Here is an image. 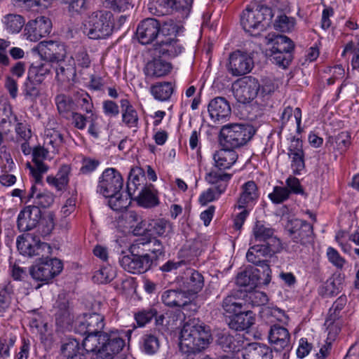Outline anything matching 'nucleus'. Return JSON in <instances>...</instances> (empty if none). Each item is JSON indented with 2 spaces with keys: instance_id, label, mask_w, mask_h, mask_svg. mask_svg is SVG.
Instances as JSON below:
<instances>
[{
  "instance_id": "f257e3e1",
  "label": "nucleus",
  "mask_w": 359,
  "mask_h": 359,
  "mask_svg": "<svg viewBox=\"0 0 359 359\" xmlns=\"http://www.w3.org/2000/svg\"><path fill=\"white\" fill-rule=\"evenodd\" d=\"M16 244L21 255L29 257H39V263L29 269L31 276L36 281L48 283L62 271V262L57 258L48 259L52 252L51 247L41 242L37 236L31 233L19 236Z\"/></svg>"
},
{
  "instance_id": "f03ea898",
  "label": "nucleus",
  "mask_w": 359,
  "mask_h": 359,
  "mask_svg": "<svg viewBox=\"0 0 359 359\" xmlns=\"http://www.w3.org/2000/svg\"><path fill=\"white\" fill-rule=\"evenodd\" d=\"M132 332V330H111L98 335L86 337L82 342L83 349L93 353L91 359H113L126 345L123 337H127L130 340Z\"/></svg>"
},
{
  "instance_id": "7ed1b4c3",
  "label": "nucleus",
  "mask_w": 359,
  "mask_h": 359,
  "mask_svg": "<svg viewBox=\"0 0 359 359\" xmlns=\"http://www.w3.org/2000/svg\"><path fill=\"white\" fill-rule=\"evenodd\" d=\"M212 340L208 326L187 323L181 331L180 348L183 353H198L208 348Z\"/></svg>"
},
{
  "instance_id": "20e7f679",
  "label": "nucleus",
  "mask_w": 359,
  "mask_h": 359,
  "mask_svg": "<svg viewBox=\"0 0 359 359\" xmlns=\"http://www.w3.org/2000/svg\"><path fill=\"white\" fill-rule=\"evenodd\" d=\"M176 27L172 20L163 22L161 35L154 46L156 55L174 57L182 52L183 46L176 37Z\"/></svg>"
},
{
  "instance_id": "39448f33",
  "label": "nucleus",
  "mask_w": 359,
  "mask_h": 359,
  "mask_svg": "<svg viewBox=\"0 0 359 359\" xmlns=\"http://www.w3.org/2000/svg\"><path fill=\"white\" fill-rule=\"evenodd\" d=\"M255 133L252 125L234 123L222 126L220 142L224 147L238 148L249 142Z\"/></svg>"
},
{
  "instance_id": "423d86ee",
  "label": "nucleus",
  "mask_w": 359,
  "mask_h": 359,
  "mask_svg": "<svg viewBox=\"0 0 359 359\" xmlns=\"http://www.w3.org/2000/svg\"><path fill=\"white\" fill-rule=\"evenodd\" d=\"M113 15L107 11L91 13L84 22V32L91 39H105L113 30Z\"/></svg>"
},
{
  "instance_id": "0eeeda50",
  "label": "nucleus",
  "mask_w": 359,
  "mask_h": 359,
  "mask_svg": "<svg viewBox=\"0 0 359 359\" xmlns=\"http://www.w3.org/2000/svg\"><path fill=\"white\" fill-rule=\"evenodd\" d=\"M272 16V11L270 8L253 4L243 11L241 15V24L245 32L252 35L255 30H264L266 21H269Z\"/></svg>"
},
{
  "instance_id": "6e6552de",
  "label": "nucleus",
  "mask_w": 359,
  "mask_h": 359,
  "mask_svg": "<svg viewBox=\"0 0 359 359\" xmlns=\"http://www.w3.org/2000/svg\"><path fill=\"white\" fill-rule=\"evenodd\" d=\"M281 247L269 245L266 244H255L251 246L247 253L246 259L248 262L260 266L262 269L264 283L268 285L271 280V270L269 266V260L278 252Z\"/></svg>"
},
{
  "instance_id": "1a4fd4ad",
  "label": "nucleus",
  "mask_w": 359,
  "mask_h": 359,
  "mask_svg": "<svg viewBox=\"0 0 359 359\" xmlns=\"http://www.w3.org/2000/svg\"><path fill=\"white\" fill-rule=\"evenodd\" d=\"M104 317L98 313H83L74 321V331L81 335L90 337L104 332Z\"/></svg>"
},
{
  "instance_id": "9d476101",
  "label": "nucleus",
  "mask_w": 359,
  "mask_h": 359,
  "mask_svg": "<svg viewBox=\"0 0 359 359\" xmlns=\"http://www.w3.org/2000/svg\"><path fill=\"white\" fill-rule=\"evenodd\" d=\"M260 84L258 80L252 76H245L238 79L233 84V92L238 102L249 103L258 95Z\"/></svg>"
},
{
  "instance_id": "9b49d317",
  "label": "nucleus",
  "mask_w": 359,
  "mask_h": 359,
  "mask_svg": "<svg viewBox=\"0 0 359 359\" xmlns=\"http://www.w3.org/2000/svg\"><path fill=\"white\" fill-rule=\"evenodd\" d=\"M123 179L114 168H107L99 178L97 191L104 196H109L121 191Z\"/></svg>"
},
{
  "instance_id": "f8f14e48",
  "label": "nucleus",
  "mask_w": 359,
  "mask_h": 359,
  "mask_svg": "<svg viewBox=\"0 0 359 359\" xmlns=\"http://www.w3.org/2000/svg\"><path fill=\"white\" fill-rule=\"evenodd\" d=\"M134 245L130 246V255L123 256L119 263L123 269L133 274H141L149 271L151 267V259L148 256L133 252Z\"/></svg>"
},
{
  "instance_id": "ddd939ff",
  "label": "nucleus",
  "mask_w": 359,
  "mask_h": 359,
  "mask_svg": "<svg viewBox=\"0 0 359 359\" xmlns=\"http://www.w3.org/2000/svg\"><path fill=\"white\" fill-rule=\"evenodd\" d=\"M133 252L141 253L144 256H148L151 259V265L165 255V248L162 242L155 237L140 238L136 239L133 243Z\"/></svg>"
},
{
  "instance_id": "4468645a",
  "label": "nucleus",
  "mask_w": 359,
  "mask_h": 359,
  "mask_svg": "<svg viewBox=\"0 0 359 359\" xmlns=\"http://www.w3.org/2000/svg\"><path fill=\"white\" fill-rule=\"evenodd\" d=\"M163 23L155 18H148L142 20L137 28L136 36L142 44L157 42L161 35Z\"/></svg>"
},
{
  "instance_id": "2eb2a0df",
  "label": "nucleus",
  "mask_w": 359,
  "mask_h": 359,
  "mask_svg": "<svg viewBox=\"0 0 359 359\" xmlns=\"http://www.w3.org/2000/svg\"><path fill=\"white\" fill-rule=\"evenodd\" d=\"M38 50L41 59L53 65L67 57L65 46L57 41H41L38 44Z\"/></svg>"
},
{
  "instance_id": "dca6fc26",
  "label": "nucleus",
  "mask_w": 359,
  "mask_h": 359,
  "mask_svg": "<svg viewBox=\"0 0 359 359\" xmlns=\"http://www.w3.org/2000/svg\"><path fill=\"white\" fill-rule=\"evenodd\" d=\"M287 231L292 240L302 245L311 243L313 241V226L306 221L294 219L287 225Z\"/></svg>"
},
{
  "instance_id": "f3484780",
  "label": "nucleus",
  "mask_w": 359,
  "mask_h": 359,
  "mask_svg": "<svg viewBox=\"0 0 359 359\" xmlns=\"http://www.w3.org/2000/svg\"><path fill=\"white\" fill-rule=\"evenodd\" d=\"M177 284L186 294H196L204 286L203 275L194 269H187L182 276L177 278Z\"/></svg>"
},
{
  "instance_id": "a211bd4d",
  "label": "nucleus",
  "mask_w": 359,
  "mask_h": 359,
  "mask_svg": "<svg viewBox=\"0 0 359 359\" xmlns=\"http://www.w3.org/2000/svg\"><path fill=\"white\" fill-rule=\"evenodd\" d=\"M253 66L252 58L247 53L236 50L230 55L227 69L231 75L239 76L249 73Z\"/></svg>"
},
{
  "instance_id": "6ab92c4d",
  "label": "nucleus",
  "mask_w": 359,
  "mask_h": 359,
  "mask_svg": "<svg viewBox=\"0 0 359 359\" xmlns=\"http://www.w3.org/2000/svg\"><path fill=\"white\" fill-rule=\"evenodd\" d=\"M269 341L277 352H288L292 348L291 337L287 329L279 325L271 327Z\"/></svg>"
},
{
  "instance_id": "aec40b11",
  "label": "nucleus",
  "mask_w": 359,
  "mask_h": 359,
  "mask_svg": "<svg viewBox=\"0 0 359 359\" xmlns=\"http://www.w3.org/2000/svg\"><path fill=\"white\" fill-rule=\"evenodd\" d=\"M51 28L50 20L45 16H39L35 20L28 22L25 25V32L27 39L37 41L41 38L49 34Z\"/></svg>"
},
{
  "instance_id": "412c9836",
  "label": "nucleus",
  "mask_w": 359,
  "mask_h": 359,
  "mask_svg": "<svg viewBox=\"0 0 359 359\" xmlns=\"http://www.w3.org/2000/svg\"><path fill=\"white\" fill-rule=\"evenodd\" d=\"M41 219V211L35 206L28 205L19 213L17 226L20 231H28L34 229Z\"/></svg>"
},
{
  "instance_id": "4be33fe9",
  "label": "nucleus",
  "mask_w": 359,
  "mask_h": 359,
  "mask_svg": "<svg viewBox=\"0 0 359 359\" xmlns=\"http://www.w3.org/2000/svg\"><path fill=\"white\" fill-rule=\"evenodd\" d=\"M48 154V149L41 146L36 147L32 151L34 165L32 166L29 163L27 164L36 183L42 182L43 175L48 170V165L43 163V161L47 158Z\"/></svg>"
},
{
  "instance_id": "5701e85b",
  "label": "nucleus",
  "mask_w": 359,
  "mask_h": 359,
  "mask_svg": "<svg viewBox=\"0 0 359 359\" xmlns=\"http://www.w3.org/2000/svg\"><path fill=\"white\" fill-rule=\"evenodd\" d=\"M216 344L226 353H233L239 352L244 348L245 337L236 334L233 336L226 332L217 334Z\"/></svg>"
},
{
  "instance_id": "b1692460",
  "label": "nucleus",
  "mask_w": 359,
  "mask_h": 359,
  "mask_svg": "<svg viewBox=\"0 0 359 359\" xmlns=\"http://www.w3.org/2000/svg\"><path fill=\"white\" fill-rule=\"evenodd\" d=\"M40 184L41 183H36L34 181V184L32 186L25 203H27L30 202L31 200H33V205H32V206H35L39 209L41 208H48L54 203L55 196L48 191L44 190L41 191L39 190L37 186Z\"/></svg>"
},
{
  "instance_id": "393cba45",
  "label": "nucleus",
  "mask_w": 359,
  "mask_h": 359,
  "mask_svg": "<svg viewBox=\"0 0 359 359\" xmlns=\"http://www.w3.org/2000/svg\"><path fill=\"white\" fill-rule=\"evenodd\" d=\"M252 232L255 243L281 247L280 241L274 235V229L262 222H256Z\"/></svg>"
},
{
  "instance_id": "a878e982",
  "label": "nucleus",
  "mask_w": 359,
  "mask_h": 359,
  "mask_svg": "<svg viewBox=\"0 0 359 359\" xmlns=\"http://www.w3.org/2000/svg\"><path fill=\"white\" fill-rule=\"evenodd\" d=\"M243 359H273L272 348L268 345L251 342L244 344L242 350Z\"/></svg>"
},
{
  "instance_id": "bb28decb",
  "label": "nucleus",
  "mask_w": 359,
  "mask_h": 359,
  "mask_svg": "<svg viewBox=\"0 0 359 359\" xmlns=\"http://www.w3.org/2000/svg\"><path fill=\"white\" fill-rule=\"evenodd\" d=\"M259 191L254 181H248L241 187V193L238 199L239 209L248 208L253 206L259 198Z\"/></svg>"
},
{
  "instance_id": "cd10ccee",
  "label": "nucleus",
  "mask_w": 359,
  "mask_h": 359,
  "mask_svg": "<svg viewBox=\"0 0 359 359\" xmlns=\"http://www.w3.org/2000/svg\"><path fill=\"white\" fill-rule=\"evenodd\" d=\"M208 109L210 118L215 121L226 119L231 113L229 102L223 97L212 99L208 104Z\"/></svg>"
},
{
  "instance_id": "c85d7f7f",
  "label": "nucleus",
  "mask_w": 359,
  "mask_h": 359,
  "mask_svg": "<svg viewBox=\"0 0 359 359\" xmlns=\"http://www.w3.org/2000/svg\"><path fill=\"white\" fill-rule=\"evenodd\" d=\"M172 69V65L161 58H154L149 61L144 68L146 76L151 79L160 78L168 75Z\"/></svg>"
},
{
  "instance_id": "c756f323",
  "label": "nucleus",
  "mask_w": 359,
  "mask_h": 359,
  "mask_svg": "<svg viewBox=\"0 0 359 359\" xmlns=\"http://www.w3.org/2000/svg\"><path fill=\"white\" fill-rule=\"evenodd\" d=\"M255 317L252 311L243 309L233 316L229 323V327L236 331H242L249 329L255 323Z\"/></svg>"
},
{
  "instance_id": "7c9ffc66",
  "label": "nucleus",
  "mask_w": 359,
  "mask_h": 359,
  "mask_svg": "<svg viewBox=\"0 0 359 359\" xmlns=\"http://www.w3.org/2000/svg\"><path fill=\"white\" fill-rule=\"evenodd\" d=\"M264 276L257 269H246L238 274L236 284L241 287H249L254 289L259 285L264 284Z\"/></svg>"
},
{
  "instance_id": "2f4dec72",
  "label": "nucleus",
  "mask_w": 359,
  "mask_h": 359,
  "mask_svg": "<svg viewBox=\"0 0 359 359\" xmlns=\"http://www.w3.org/2000/svg\"><path fill=\"white\" fill-rule=\"evenodd\" d=\"M53 69L55 72L57 80L61 82L73 81L76 74L74 61L72 59L68 61L62 59L58 63H54Z\"/></svg>"
},
{
  "instance_id": "473e14b6",
  "label": "nucleus",
  "mask_w": 359,
  "mask_h": 359,
  "mask_svg": "<svg viewBox=\"0 0 359 359\" xmlns=\"http://www.w3.org/2000/svg\"><path fill=\"white\" fill-rule=\"evenodd\" d=\"M237 158L238 155L233 148L224 147V149L216 151L213 156L215 168L222 170L230 168Z\"/></svg>"
},
{
  "instance_id": "72a5a7b5",
  "label": "nucleus",
  "mask_w": 359,
  "mask_h": 359,
  "mask_svg": "<svg viewBox=\"0 0 359 359\" xmlns=\"http://www.w3.org/2000/svg\"><path fill=\"white\" fill-rule=\"evenodd\" d=\"M57 311L55 313V321L58 326L62 328L74 327V316L69 308V301L63 299L57 302Z\"/></svg>"
},
{
  "instance_id": "f704fd0d",
  "label": "nucleus",
  "mask_w": 359,
  "mask_h": 359,
  "mask_svg": "<svg viewBox=\"0 0 359 359\" xmlns=\"http://www.w3.org/2000/svg\"><path fill=\"white\" fill-rule=\"evenodd\" d=\"M231 178V174L215 168L207 172L205 177L209 184L214 185V188L222 193L225 191Z\"/></svg>"
},
{
  "instance_id": "c9c22d12",
  "label": "nucleus",
  "mask_w": 359,
  "mask_h": 359,
  "mask_svg": "<svg viewBox=\"0 0 359 359\" xmlns=\"http://www.w3.org/2000/svg\"><path fill=\"white\" fill-rule=\"evenodd\" d=\"M14 292L10 283L0 285V316H4L13 310Z\"/></svg>"
},
{
  "instance_id": "e433bc0d",
  "label": "nucleus",
  "mask_w": 359,
  "mask_h": 359,
  "mask_svg": "<svg viewBox=\"0 0 359 359\" xmlns=\"http://www.w3.org/2000/svg\"><path fill=\"white\" fill-rule=\"evenodd\" d=\"M163 303L169 307H182L188 304L187 294L184 290H168L165 291L161 296Z\"/></svg>"
},
{
  "instance_id": "4c0bfd02",
  "label": "nucleus",
  "mask_w": 359,
  "mask_h": 359,
  "mask_svg": "<svg viewBox=\"0 0 359 359\" xmlns=\"http://www.w3.org/2000/svg\"><path fill=\"white\" fill-rule=\"evenodd\" d=\"M241 294L242 292L237 291L224 299L222 306L226 313L235 314L243 309H249L246 301L239 297Z\"/></svg>"
},
{
  "instance_id": "58836bf2",
  "label": "nucleus",
  "mask_w": 359,
  "mask_h": 359,
  "mask_svg": "<svg viewBox=\"0 0 359 359\" xmlns=\"http://www.w3.org/2000/svg\"><path fill=\"white\" fill-rule=\"evenodd\" d=\"M267 39L271 43V52L291 53L294 48L293 41L286 36L269 34Z\"/></svg>"
},
{
  "instance_id": "ea45409f",
  "label": "nucleus",
  "mask_w": 359,
  "mask_h": 359,
  "mask_svg": "<svg viewBox=\"0 0 359 359\" xmlns=\"http://www.w3.org/2000/svg\"><path fill=\"white\" fill-rule=\"evenodd\" d=\"M157 191L153 184H148L144 190L135 195L133 200L137 201L138 204L144 208H151L158 204Z\"/></svg>"
},
{
  "instance_id": "a19ab883",
  "label": "nucleus",
  "mask_w": 359,
  "mask_h": 359,
  "mask_svg": "<svg viewBox=\"0 0 359 359\" xmlns=\"http://www.w3.org/2000/svg\"><path fill=\"white\" fill-rule=\"evenodd\" d=\"M57 109L60 116L69 119L71 114L76 109V104L72 98L64 94L57 95L55 98Z\"/></svg>"
},
{
  "instance_id": "79ce46f5",
  "label": "nucleus",
  "mask_w": 359,
  "mask_h": 359,
  "mask_svg": "<svg viewBox=\"0 0 359 359\" xmlns=\"http://www.w3.org/2000/svg\"><path fill=\"white\" fill-rule=\"evenodd\" d=\"M53 65L46 61L38 65L32 64L28 69L27 75L29 76V79H32L36 83L41 84L45 77L51 73Z\"/></svg>"
},
{
  "instance_id": "37998d69",
  "label": "nucleus",
  "mask_w": 359,
  "mask_h": 359,
  "mask_svg": "<svg viewBox=\"0 0 359 359\" xmlns=\"http://www.w3.org/2000/svg\"><path fill=\"white\" fill-rule=\"evenodd\" d=\"M147 228L149 234L152 236L165 237L172 232L171 223L165 219L149 220Z\"/></svg>"
},
{
  "instance_id": "c03bdc74",
  "label": "nucleus",
  "mask_w": 359,
  "mask_h": 359,
  "mask_svg": "<svg viewBox=\"0 0 359 359\" xmlns=\"http://www.w3.org/2000/svg\"><path fill=\"white\" fill-rule=\"evenodd\" d=\"M71 168L68 165H63L60 167L55 177L48 176L47 182L55 187L57 190H62L65 188L69 182V175Z\"/></svg>"
},
{
  "instance_id": "a18cd8bd",
  "label": "nucleus",
  "mask_w": 359,
  "mask_h": 359,
  "mask_svg": "<svg viewBox=\"0 0 359 359\" xmlns=\"http://www.w3.org/2000/svg\"><path fill=\"white\" fill-rule=\"evenodd\" d=\"M6 30L11 34L18 33L25 26V18L18 14L10 13L6 15L3 20Z\"/></svg>"
},
{
  "instance_id": "49530a36",
  "label": "nucleus",
  "mask_w": 359,
  "mask_h": 359,
  "mask_svg": "<svg viewBox=\"0 0 359 359\" xmlns=\"http://www.w3.org/2000/svg\"><path fill=\"white\" fill-rule=\"evenodd\" d=\"M347 299L346 296H340L332 304V306L330 309L328 316L326 318L325 325L328 326L330 329L333 328L334 323L339 320V313L344 308L346 304Z\"/></svg>"
},
{
  "instance_id": "de8ad7c7",
  "label": "nucleus",
  "mask_w": 359,
  "mask_h": 359,
  "mask_svg": "<svg viewBox=\"0 0 359 359\" xmlns=\"http://www.w3.org/2000/svg\"><path fill=\"white\" fill-rule=\"evenodd\" d=\"M151 93L160 101L168 100L173 93V87L170 82H160L151 86Z\"/></svg>"
},
{
  "instance_id": "09e8293b",
  "label": "nucleus",
  "mask_w": 359,
  "mask_h": 359,
  "mask_svg": "<svg viewBox=\"0 0 359 359\" xmlns=\"http://www.w3.org/2000/svg\"><path fill=\"white\" fill-rule=\"evenodd\" d=\"M109 198L108 204L109 206L115 211H122L126 210L130 204V197L126 194L124 195L119 192L116 194L105 196Z\"/></svg>"
},
{
  "instance_id": "8fccbe9b",
  "label": "nucleus",
  "mask_w": 359,
  "mask_h": 359,
  "mask_svg": "<svg viewBox=\"0 0 359 359\" xmlns=\"http://www.w3.org/2000/svg\"><path fill=\"white\" fill-rule=\"evenodd\" d=\"M158 337L152 333L143 335L142 338V349L148 355L155 354L160 348Z\"/></svg>"
},
{
  "instance_id": "3c124183",
  "label": "nucleus",
  "mask_w": 359,
  "mask_h": 359,
  "mask_svg": "<svg viewBox=\"0 0 359 359\" xmlns=\"http://www.w3.org/2000/svg\"><path fill=\"white\" fill-rule=\"evenodd\" d=\"M62 143L63 136L58 130L53 128L46 130L44 144L50 147L53 152L56 151Z\"/></svg>"
},
{
  "instance_id": "603ef678",
  "label": "nucleus",
  "mask_w": 359,
  "mask_h": 359,
  "mask_svg": "<svg viewBox=\"0 0 359 359\" xmlns=\"http://www.w3.org/2000/svg\"><path fill=\"white\" fill-rule=\"evenodd\" d=\"M157 314L158 311L155 308L149 307L136 312L134 315V318L138 327H144L150 323Z\"/></svg>"
},
{
  "instance_id": "864d4df0",
  "label": "nucleus",
  "mask_w": 359,
  "mask_h": 359,
  "mask_svg": "<svg viewBox=\"0 0 359 359\" xmlns=\"http://www.w3.org/2000/svg\"><path fill=\"white\" fill-rule=\"evenodd\" d=\"M351 53L353 57L351 64L353 69L359 68V36L355 41L348 42L342 53V56H345L347 53Z\"/></svg>"
},
{
  "instance_id": "5fc2aeb1",
  "label": "nucleus",
  "mask_w": 359,
  "mask_h": 359,
  "mask_svg": "<svg viewBox=\"0 0 359 359\" xmlns=\"http://www.w3.org/2000/svg\"><path fill=\"white\" fill-rule=\"evenodd\" d=\"M0 160L1 169L3 173H9L13 170L15 163L6 146H2L0 148Z\"/></svg>"
},
{
  "instance_id": "6e6d98bb",
  "label": "nucleus",
  "mask_w": 359,
  "mask_h": 359,
  "mask_svg": "<svg viewBox=\"0 0 359 359\" xmlns=\"http://www.w3.org/2000/svg\"><path fill=\"white\" fill-rule=\"evenodd\" d=\"M16 337L12 334H4L0 338V356L6 358L10 356V349L16 341Z\"/></svg>"
},
{
  "instance_id": "4d7b16f0",
  "label": "nucleus",
  "mask_w": 359,
  "mask_h": 359,
  "mask_svg": "<svg viewBox=\"0 0 359 359\" xmlns=\"http://www.w3.org/2000/svg\"><path fill=\"white\" fill-rule=\"evenodd\" d=\"M290 191L285 187L276 186L273 192L269 194V198L275 204H280L287 200Z\"/></svg>"
},
{
  "instance_id": "13d9d810",
  "label": "nucleus",
  "mask_w": 359,
  "mask_h": 359,
  "mask_svg": "<svg viewBox=\"0 0 359 359\" xmlns=\"http://www.w3.org/2000/svg\"><path fill=\"white\" fill-rule=\"evenodd\" d=\"M62 354L67 357V359L71 356L79 355V353H83V349L79 346V341L76 339H69L61 347Z\"/></svg>"
},
{
  "instance_id": "bf43d9fd",
  "label": "nucleus",
  "mask_w": 359,
  "mask_h": 359,
  "mask_svg": "<svg viewBox=\"0 0 359 359\" xmlns=\"http://www.w3.org/2000/svg\"><path fill=\"white\" fill-rule=\"evenodd\" d=\"M275 29L282 32H290L294 27V20L285 15H280L275 21Z\"/></svg>"
},
{
  "instance_id": "052dcab7",
  "label": "nucleus",
  "mask_w": 359,
  "mask_h": 359,
  "mask_svg": "<svg viewBox=\"0 0 359 359\" xmlns=\"http://www.w3.org/2000/svg\"><path fill=\"white\" fill-rule=\"evenodd\" d=\"M271 57L273 62L283 68H286L292 60V54L287 52H271Z\"/></svg>"
},
{
  "instance_id": "680f3d73",
  "label": "nucleus",
  "mask_w": 359,
  "mask_h": 359,
  "mask_svg": "<svg viewBox=\"0 0 359 359\" xmlns=\"http://www.w3.org/2000/svg\"><path fill=\"white\" fill-rule=\"evenodd\" d=\"M247 302H249L248 305L251 304L252 306H258L261 305H264L267 303L268 297L264 292L255 291L254 292H250L248 294H245Z\"/></svg>"
},
{
  "instance_id": "e2e57ef3",
  "label": "nucleus",
  "mask_w": 359,
  "mask_h": 359,
  "mask_svg": "<svg viewBox=\"0 0 359 359\" xmlns=\"http://www.w3.org/2000/svg\"><path fill=\"white\" fill-rule=\"evenodd\" d=\"M37 84L38 83H36V81H34V80L29 79V76L27 75V81L24 85V94L27 99L34 100L39 95L40 91L36 87Z\"/></svg>"
},
{
  "instance_id": "0e129e2a",
  "label": "nucleus",
  "mask_w": 359,
  "mask_h": 359,
  "mask_svg": "<svg viewBox=\"0 0 359 359\" xmlns=\"http://www.w3.org/2000/svg\"><path fill=\"white\" fill-rule=\"evenodd\" d=\"M222 194V191H219L214 187L209 188L201 194L199 202L202 205H206L210 202L218 199Z\"/></svg>"
},
{
  "instance_id": "69168bd1",
  "label": "nucleus",
  "mask_w": 359,
  "mask_h": 359,
  "mask_svg": "<svg viewBox=\"0 0 359 359\" xmlns=\"http://www.w3.org/2000/svg\"><path fill=\"white\" fill-rule=\"evenodd\" d=\"M123 122L130 128L136 127L138 123V116L134 108L124 110L122 112Z\"/></svg>"
},
{
  "instance_id": "338daca9",
  "label": "nucleus",
  "mask_w": 359,
  "mask_h": 359,
  "mask_svg": "<svg viewBox=\"0 0 359 359\" xmlns=\"http://www.w3.org/2000/svg\"><path fill=\"white\" fill-rule=\"evenodd\" d=\"M15 133L19 138L24 141H28L32 137V130L28 124L18 122L15 128Z\"/></svg>"
},
{
  "instance_id": "774afa93",
  "label": "nucleus",
  "mask_w": 359,
  "mask_h": 359,
  "mask_svg": "<svg viewBox=\"0 0 359 359\" xmlns=\"http://www.w3.org/2000/svg\"><path fill=\"white\" fill-rule=\"evenodd\" d=\"M147 185L148 184L145 182H128L127 194L131 199H134L135 198V195H137L138 193L142 191Z\"/></svg>"
}]
</instances>
